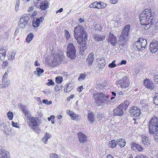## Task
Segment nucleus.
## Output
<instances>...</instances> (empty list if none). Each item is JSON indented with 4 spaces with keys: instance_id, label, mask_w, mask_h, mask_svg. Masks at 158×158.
<instances>
[{
    "instance_id": "5",
    "label": "nucleus",
    "mask_w": 158,
    "mask_h": 158,
    "mask_svg": "<svg viewBox=\"0 0 158 158\" xmlns=\"http://www.w3.org/2000/svg\"><path fill=\"white\" fill-rule=\"evenodd\" d=\"M27 14H24L20 18L19 22L18 25L19 27L24 28L29 26V18Z\"/></svg>"
},
{
    "instance_id": "30",
    "label": "nucleus",
    "mask_w": 158,
    "mask_h": 158,
    "mask_svg": "<svg viewBox=\"0 0 158 158\" xmlns=\"http://www.w3.org/2000/svg\"><path fill=\"white\" fill-rule=\"evenodd\" d=\"M67 113L68 114L70 115L73 119L74 120L76 118L77 115L75 114L74 112L72 111H70L69 110H67Z\"/></svg>"
},
{
    "instance_id": "2",
    "label": "nucleus",
    "mask_w": 158,
    "mask_h": 158,
    "mask_svg": "<svg viewBox=\"0 0 158 158\" xmlns=\"http://www.w3.org/2000/svg\"><path fill=\"white\" fill-rule=\"evenodd\" d=\"M153 10H143L140 15V22L141 24L145 25V29H148L150 26L156 23L154 17Z\"/></svg>"
},
{
    "instance_id": "36",
    "label": "nucleus",
    "mask_w": 158,
    "mask_h": 158,
    "mask_svg": "<svg viewBox=\"0 0 158 158\" xmlns=\"http://www.w3.org/2000/svg\"><path fill=\"white\" fill-rule=\"evenodd\" d=\"M34 37V35L33 34L30 33L29 34L27 35L26 38V42L28 43L31 41L33 39Z\"/></svg>"
},
{
    "instance_id": "54",
    "label": "nucleus",
    "mask_w": 158,
    "mask_h": 158,
    "mask_svg": "<svg viewBox=\"0 0 158 158\" xmlns=\"http://www.w3.org/2000/svg\"><path fill=\"white\" fill-rule=\"evenodd\" d=\"M8 65V63L7 61H4L2 65V67L5 68Z\"/></svg>"
},
{
    "instance_id": "40",
    "label": "nucleus",
    "mask_w": 158,
    "mask_h": 158,
    "mask_svg": "<svg viewBox=\"0 0 158 158\" xmlns=\"http://www.w3.org/2000/svg\"><path fill=\"white\" fill-rule=\"evenodd\" d=\"M86 76V74L84 73L81 74L78 78V80L80 81L84 80L85 79Z\"/></svg>"
},
{
    "instance_id": "37",
    "label": "nucleus",
    "mask_w": 158,
    "mask_h": 158,
    "mask_svg": "<svg viewBox=\"0 0 158 158\" xmlns=\"http://www.w3.org/2000/svg\"><path fill=\"white\" fill-rule=\"evenodd\" d=\"M117 144V143H116L115 140H114L110 141L109 143V146L110 148H115L116 147Z\"/></svg>"
},
{
    "instance_id": "34",
    "label": "nucleus",
    "mask_w": 158,
    "mask_h": 158,
    "mask_svg": "<svg viewBox=\"0 0 158 158\" xmlns=\"http://www.w3.org/2000/svg\"><path fill=\"white\" fill-rule=\"evenodd\" d=\"M21 108L23 113H24L25 115H27V116L28 115L30 114L29 112L27 111L26 107L25 106H22L21 107Z\"/></svg>"
},
{
    "instance_id": "47",
    "label": "nucleus",
    "mask_w": 158,
    "mask_h": 158,
    "mask_svg": "<svg viewBox=\"0 0 158 158\" xmlns=\"http://www.w3.org/2000/svg\"><path fill=\"white\" fill-rule=\"evenodd\" d=\"M136 148L139 152H143L144 150L143 148L139 144H138L137 147Z\"/></svg>"
},
{
    "instance_id": "53",
    "label": "nucleus",
    "mask_w": 158,
    "mask_h": 158,
    "mask_svg": "<svg viewBox=\"0 0 158 158\" xmlns=\"http://www.w3.org/2000/svg\"><path fill=\"white\" fill-rule=\"evenodd\" d=\"M135 158H148L146 156H144L143 155H137Z\"/></svg>"
},
{
    "instance_id": "8",
    "label": "nucleus",
    "mask_w": 158,
    "mask_h": 158,
    "mask_svg": "<svg viewBox=\"0 0 158 158\" xmlns=\"http://www.w3.org/2000/svg\"><path fill=\"white\" fill-rule=\"evenodd\" d=\"M53 59L52 60L51 66H55L60 64L61 62L62 58L57 53H54L53 54Z\"/></svg>"
},
{
    "instance_id": "56",
    "label": "nucleus",
    "mask_w": 158,
    "mask_h": 158,
    "mask_svg": "<svg viewBox=\"0 0 158 158\" xmlns=\"http://www.w3.org/2000/svg\"><path fill=\"white\" fill-rule=\"evenodd\" d=\"M8 75V74L6 72L4 74L2 79H6V78L7 77Z\"/></svg>"
},
{
    "instance_id": "60",
    "label": "nucleus",
    "mask_w": 158,
    "mask_h": 158,
    "mask_svg": "<svg viewBox=\"0 0 158 158\" xmlns=\"http://www.w3.org/2000/svg\"><path fill=\"white\" fill-rule=\"evenodd\" d=\"M118 0H110V2L113 4H115L116 3Z\"/></svg>"
},
{
    "instance_id": "1",
    "label": "nucleus",
    "mask_w": 158,
    "mask_h": 158,
    "mask_svg": "<svg viewBox=\"0 0 158 158\" xmlns=\"http://www.w3.org/2000/svg\"><path fill=\"white\" fill-rule=\"evenodd\" d=\"M74 31L75 38L78 43L82 46L80 48V51L84 52L87 48L86 41L87 40V35L84 27L80 25L77 26Z\"/></svg>"
},
{
    "instance_id": "63",
    "label": "nucleus",
    "mask_w": 158,
    "mask_h": 158,
    "mask_svg": "<svg viewBox=\"0 0 158 158\" xmlns=\"http://www.w3.org/2000/svg\"><path fill=\"white\" fill-rule=\"evenodd\" d=\"M5 88L6 87L4 86V85L2 83V84H0V89H2Z\"/></svg>"
},
{
    "instance_id": "41",
    "label": "nucleus",
    "mask_w": 158,
    "mask_h": 158,
    "mask_svg": "<svg viewBox=\"0 0 158 158\" xmlns=\"http://www.w3.org/2000/svg\"><path fill=\"white\" fill-rule=\"evenodd\" d=\"M6 127V125L4 123H2L0 124V129L1 130L3 131L6 134H7V132L6 130L4 129V127Z\"/></svg>"
},
{
    "instance_id": "7",
    "label": "nucleus",
    "mask_w": 158,
    "mask_h": 158,
    "mask_svg": "<svg viewBox=\"0 0 158 158\" xmlns=\"http://www.w3.org/2000/svg\"><path fill=\"white\" fill-rule=\"evenodd\" d=\"M27 119L29 120L27 123L30 127L33 126H38L40 124L38 118L32 117L30 114L27 116Z\"/></svg>"
},
{
    "instance_id": "3",
    "label": "nucleus",
    "mask_w": 158,
    "mask_h": 158,
    "mask_svg": "<svg viewBox=\"0 0 158 158\" xmlns=\"http://www.w3.org/2000/svg\"><path fill=\"white\" fill-rule=\"evenodd\" d=\"M158 119L156 117H153L149 122V131L150 134L158 132Z\"/></svg>"
},
{
    "instance_id": "27",
    "label": "nucleus",
    "mask_w": 158,
    "mask_h": 158,
    "mask_svg": "<svg viewBox=\"0 0 158 158\" xmlns=\"http://www.w3.org/2000/svg\"><path fill=\"white\" fill-rule=\"evenodd\" d=\"M48 5V1H45L44 2H42L40 3V8L41 10H45L47 8Z\"/></svg>"
},
{
    "instance_id": "52",
    "label": "nucleus",
    "mask_w": 158,
    "mask_h": 158,
    "mask_svg": "<svg viewBox=\"0 0 158 158\" xmlns=\"http://www.w3.org/2000/svg\"><path fill=\"white\" fill-rule=\"evenodd\" d=\"M153 134H154V139L156 141L158 142V132H155Z\"/></svg>"
},
{
    "instance_id": "46",
    "label": "nucleus",
    "mask_w": 158,
    "mask_h": 158,
    "mask_svg": "<svg viewBox=\"0 0 158 158\" xmlns=\"http://www.w3.org/2000/svg\"><path fill=\"white\" fill-rule=\"evenodd\" d=\"M115 61L114 60L111 63L109 64L108 67L110 68L115 67L116 66V64H115Z\"/></svg>"
},
{
    "instance_id": "23",
    "label": "nucleus",
    "mask_w": 158,
    "mask_h": 158,
    "mask_svg": "<svg viewBox=\"0 0 158 158\" xmlns=\"http://www.w3.org/2000/svg\"><path fill=\"white\" fill-rule=\"evenodd\" d=\"M78 135L79 141L81 143H84L86 142V137L84 134L82 133H78Z\"/></svg>"
},
{
    "instance_id": "43",
    "label": "nucleus",
    "mask_w": 158,
    "mask_h": 158,
    "mask_svg": "<svg viewBox=\"0 0 158 158\" xmlns=\"http://www.w3.org/2000/svg\"><path fill=\"white\" fill-rule=\"evenodd\" d=\"M62 77H57L56 79V81L57 83H60L62 82Z\"/></svg>"
},
{
    "instance_id": "58",
    "label": "nucleus",
    "mask_w": 158,
    "mask_h": 158,
    "mask_svg": "<svg viewBox=\"0 0 158 158\" xmlns=\"http://www.w3.org/2000/svg\"><path fill=\"white\" fill-rule=\"evenodd\" d=\"M65 33L66 34V37L67 39H69L70 37V35L69 32L67 31H65Z\"/></svg>"
},
{
    "instance_id": "39",
    "label": "nucleus",
    "mask_w": 158,
    "mask_h": 158,
    "mask_svg": "<svg viewBox=\"0 0 158 158\" xmlns=\"http://www.w3.org/2000/svg\"><path fill=\"white\" fill-rule=\"evenodd\" d=\"M30 128L36 133H39L40 131V129L38 126H33V127Z\"/></svg>"
},
{
    "instance_id": "12",
    "label": "nucleus",
    "mask_w": 158,
    "mask_h": 158,
    "mask_svg": "<svg viewBox=\"0 0 158 158\" xmlns=\"http://www.w3.org/2000/svg\"><path fill=\"white\" fill-rule=\"evenodd\" d=\"M106 6V4L102 2H95L89 5L90 8H97L98 9H103Z\"/></svg>"
},
{
    "instance_id": "48",
    "label": "nucleus",
    "mask_w": 158,
    "mask_h": 158,
    "mask_svg": "<svg viewBox=\"0 0 158 158\" xmlns=\"http://www.w3.org/2000/svg\"><path fill=\"white\" fill-rule=\"evenodd\" d=\"M36 70L37 72L38 73L40 74L43 73L44 70L43 69H40L39 68H38L36 69Z\"/></svg>"
},
{
    "instance_id": "35",
    "label": "nucleus",
    "mask_w": 158,
    "mask_h": 158,
    "mask_svg": "<svg viewBox=\"0 0 158 158\" xmlns=\"http://www.w3.org/2000/svg\"><path fill=\"white\" fill-rule=\"evenodd\" d=\"M2 83L4 85V86L7 87L10 85V81L7 79H2Z\"/></svg>"
},
{
    "instance_id": "22",
    "label": "nucleus",
    "mask_w": 158,
    "mask_h": 158,
    "mask_svg": "<svg viewBox=\"0 0 158 158\" xmlns=\"http://www.w3.org/2000/svg\"><path fill=\"white\" fill-rule=\"evenodd\" d=\"M97 61L98 62V66L99 68L103 69L104 68L106 64L105 60L102 58L100 59L97 60Z\"/></svg>"
},
{
    "instance_id": "13",
    "label": "nucleus",
    "mask_w": 158,
    "mask_h": 158,
    "mask_svg": "<svg viewBox=\"0 0 158 158\" xmlns=\"http://www.w3.org/2000/svg\"><path fill=\"white\" fill-rule=\"evenodd\" d=\"M158 49V42L156 40L152 41L150 44V51L152 53H155Z\"/></svg>"
},
{
    "instance_id": "49",
    "label": "nucleus",
    "mask_w": 158,
    "mask_h": 158,
    "mask_svg": "<svg viewBox=\"0 0 158 158\" xmlns=\"http://www.w3.org/2000/svg\"><path fill=\"white\" fill-rule=\"evenodd\" d=\"M48 82L46 83V84L48 86H50L51 85H54V83L52 81V80L48 79Z\"/></svg>"
},
{
    "instance_id": "15",
    "label": "nucleus",
    "mask_w": 158,
    "mask_h": 158,
    "mask_svg": "<svg viewBox=\"0 0 158 158\" xmlns=\"http://www.w3.org/2000/svg\"><path fill=\"white\" fill-rule=\"evenodd\" d=\"M113 114L114 116H122L123 114V110L121 109V105H119L114 109Z\"/></svg>"
},
{
    "instance_id": "17",
    "label": "nucleus",
    "mask_w": 158,
    "mask_h": 158,
    "mask_svg": "<svg viewBox=\"0 0 158 158\" xmlns=\"http://www.w3.org/2000/svg\"><path fill=\"white\" fill-rule=\"evenodd\" d=\"M143 85L148 89L153 90L154 88V84L148 79H146L143 81Z\"/></svg>"
},
{
    "instance_id": "51",
    "label": "nucleus",
    "mask_w": 158,
    "mask_h": 158,
    "mask_svg": "<svg viewBox=\"0 0 158 158\" xmlns=\"http://www.w3.org/2000/svg\"><path fill=\"white\" fill-rule=\"evenodd\" d=\"M11 125L12 126L15 127L19 128L20 126L18 125L19 124L17 123H15L13 121Z\"/></svg>"
},
{
    "instance_id": "42",
    "label": "nucleus",
    "mask_w": 158,
    "mask_h": 158,
    "mask_svg": "<svg viewBox=\"0 0 158 158\" xmlns=\"http://www.w3.org/2000/svg\"><path fill=\"white\" fill-rule=\"evenodd\" d=\"M72 89V88L71 86H69V85H68L64 89V92L65 93H67L69 92Z\"/></svg>"
},
{
    "instance_id": "32",
    "label": "nucleus",
    "mask_w": 158,
    "mask_h": 158,
    "mask_svg": "<svg viewBox=\"0 0 158 158\" xmlns=\"http://www.w3.org/2000/svg\"><path fill=\"white\" fill-rule=\"evenodd\" d=\"M105 38V35H96L95 36V39L98 41L104 40Z\"/></svg>"
},
{
    "instance_id": "61",
    "label": "nucleus",
    "mask_w": 158,
    "mask_h": 158,
    "mask_svg": "<svg viewBox=\"0 0 158 158\" xmlns=\"http://www.w3.org/2000/svg\"><path fill=\"white\" fill-rule=\"evenodd\" d=\"M37 13L36 11H34L33 13L31 15V17L33 18L36 15Z\"/></svg>"
},
{
    "instance_id": "38",
    "label": "nucleus",
    "mask_w": 158,
    "mask_h": 158,
    "mask_svg": "<svg viewBox=\"0 0 158 158\" xmlns=\"http://www.w3.org/2000/svg\"><path fill=\"white\" fill-rule=\"evenodd\" d=\"M15 53L13 52H10L9 53V54L8 55L9 59H11V60H13L15 58Z\"/></svg>"
},
{
    "instance_id": "24",
    "label": "nucleus",
    "mask_w": 158,
    "mask_h": 158,
    "mask_svg": "<svg viewBox=\"0 0 158 158\" xmlns=\"http://www.w3.org/2000/svg\"><path fill=\"white\" fill-rule=\"evenodd\" d=\"M116 142L117 145H119L121 148L124 147L126 144L125 140L122 139H117Z\"/></svg>"
},
{
    "instance_id": "57",
    "label": "nucleus",
    "mask_w": 158,
    "mask_h": 158,
    "mask_svg": "<svg viewBox=\"0 0 158 158\" xmlns=\"http://www.w3.org/2000/svg\"><path fill=\"white\" fill-rule=\"evenodd\" d=\"M83 87L82 86H80L77 89V91L80 92L83 89Z\"/></svg>"
},
{
    "instance_id": "20",
    "label": "nucleus",
    "mask_w": 158,
    "mask_h": 158,
    "mask_svg": "<svg viewBox=\"0 0 158 158\" xmlns=\"http://www.w3.org/2000/svg\"><path fill=\"white\" fill-rule=\"evenodd\" d=\"M9 152L2 149H0V158H10Z\"/></svg>"
},
{
    "instance_id": "18",
    "label": "nucleus",
    "mask_w": 158,
    "mask_h": 158,
    "mask_svg": "<svg viewBox=\"0 0 158 158\" xmlns=\"http://www.w3.org/2000/svg\"><path fill=\"white\" fill-rule=\"evenodd\" d=\"M141 143L144 145H149L150 144L151 140L148 137L145 135H142L141 136Z\"/></svg>"
},
{
    "instance_id": "55",
    "label": "nucleus",
    "mask_w": 158,
    "mask_h": 158,
    "mask_svg": "<svg viewBox=\"0 0 158 158\" xmlns=\"http://www.w3.org/2000/svg\"><path fill=\"white\" fill-rule=\"evenodd\" d=\"M155 82L158 84V75H155L154 78Z\"/></svg>"
},
{
    "instance_id": "44",
    "label": "nucleus",
    "mask_w": 158,
    "mask_h": 158,
    "mask_svg": "<svg viewBox=\"0 0 158 158\" xmlns=\"http://www.w3.org/2000/svg\"><path fill=\"white\" fill-rule=\"evenodd\" d=\"M7 116L8 118L10 120H12L13 118V113L10 111H9L7 113Z\"/></svg>"
},
{
    "instance_id": "16",
    "label": "nucleus",
    "mask_w": 158,
    "mask_h": 158,
    "mask_svg": "<svg viewBox=\"0 0 158 158\" xmlns=\"http://www.w3.org/2000/svg\"><path fill=\"white\" fill-rule=\"evenodd\" d=\"M94 99L95 100V102L97 105H98L102 98L105 97V94L102 93L97 92L94 93Z\"/></svg>"
},
{
    "instance_id": "31",
    "label": "nucleus",
    "mask_w": 158,
    "mask_h": 158,
    "mask_svg": "<svg viewBox=\"0 0 158 158\" xmlns=\"http://www.w3.org/2000/svg\"><path fill=\"white\" fill-rule=\"evenodd\" d=\"M129 104V101H125L123 103L120 105H121V108H122L123 110H126L128 107Z\"/></svg>"
},
{
    "instance_id": "59",
    "label": "nucleus",
    "mask_w": 158,
    "mask_h": 158,
    "mask_svg": "<svg viewBox=\"0 0 158 158\" xmlns=\"http://www.w3.org/2000/svg\"><path fill=\"white\" fill-rule=\"evenodd\" d=\"M126 60H122L120 63V65H122V64H125L126 63Z\"/></svg>"
},
{
    "instance_id": "9",
    "label": "nucleus",
    "mask_w": 158,
    "mask_h": 158,
    "mask_svg": "<svg viewBox=\"0 0 158 158\" xmlns=\"http://www.w3.org/2000/svg\"><path fill=\"white\" fill-rule=\"evenodd\" d=\"M130 26L126 25L123 30L122 35L119 37V39L121 41H125L128 38V33L130 29Z\"/></svg>"
},
{
    "instance_id": "6",
    "label": "nucleus",
    "mask_w": 158,
    "mask_h": 158,
    "mask_svg": "<svg viewBox=\"0 0 158 158\" xmlns=\"http://www.w3.org/2000/svg\"><path fill=\"white\" fill-rule=\"evenodd\" d=\"M68 56L71 59H74L76 56L75 47L72 44H69L67 47V52Z\"/></svg>"
},
{
    "instance_id": "25",
    "label": "nucleus",
    "mask_w": 158,
    "mask_h": 158,
    "mask_svg": "<svg viewBox=\"0 0 158 158\" xmlns=\"http://www.w3.org/2000/svg\"><path fill=\"white\" fill-rule=\"evenodd\" d=\"M93 56L94 54L92 53L89 54L88 55L87 61L89 66H90L91 65L93 62Z\"/></svg>"
},
{
    "instance_id": "4",
    "label": "nucleus",
    "mask_w": 158,
    "mask_h": 158,
    "mask_svg": "<svg viewBox=\"0 0 158 158\" xmlns=\"http://www.w3.org/2000/svg\"><path fill=\"white\" fill-rule=\"evenodd\" d=\"M147 44V41L145 39L142 38H140L135 42L133 48L135 50L142 51L145 49Z\"/></svg>"
},
{
    "instance_id": "21",
    "label": "nucleus",
    "mask_w": 158,
    "mask_h": 158,
    "mask_svg": "<svg viewBox=\"0 0 158 158\" xmlns=\"http://www.w3.org/2000/svg\"><path fill=\"white\" fill-rule=\"evenodd\" d=\"M44 19V18L42 17L39 19H37L36 20H34L33 21L32 25L34 27H37L40 26L41 22H42Z\"/></svg>"
},
{
    "instance_id": "11",
    "label": "nucleus",
    "mask_w": 158,
    "mask_h": 158,
    "mask_svg": "<svg viewBox=\"0 0 158 158\" xmlns=\"http://www.w3.org/2000/svg\"><path fill=\"white\" fill-rule=\"evenodd\" d=\"M118 83L119 84L122 88L128 87L130 85V82L126 77H124L119 80L118 81Z\"/></svg>"
},
{
    "instance_id": "45",
    "label": "nucleus",
    "mask_w": 158,
    "mask_h": 158,
    "mask_svg": "<svg viewBox=\"0 0 158 158\" xmlns=\"http://www.w3.org/2000/svg\"><path fill=\"white\" fill-rule=\"evenodd\" d=\"M154 103L156 105H158V94L154 98Z\"/></svg>"
},
{
    "instance_id": "50",
    "label": "nucleus",
    "mask_w": 158,
    "mask_h": 158,
    "mask_svg": "<svg viewBox=\"0 0 158 158\" xmlns=\"http://www.w3.org/2000/svg\"><path fill=\"white\" fill-rule=\"evenodd\" d=\"M138 144H137L135 143L134 142H132L131 144V148L132 149H134V148H136V147H137V146Z\"/></svg>"
},
{
    "instance_id": "62",
    "label": "nucleus",
    "mask_w": 158,
    "mask_h": 158,
    "mask_svg": "<svg viewBox=\"0 0 158 158\" xmlns=\"http://www.w3.org/2000/svg\"><path fill=\"white\" fill-rule=\"evenodd\" d=\"M34 65L35 66H39L40 65V64L37 61H36L35 62Z\"/></svg>"
},
{
    "instance_id": "14",
    "label": "nucleus",
    "mask_w": 158,
    "mask_h": 158,
    "mask_svg": "<svg viewBox=\"0 0 158 158\" xmlns=\"http://www.w3.org/2000/svg\"><path fill=\"white\" fill-rule=\"evenodd\" d=\"M130 113L131 116L137 117L140 114V110L137 107L133 106L130 109Z\"/></svg>"
},
{
    "instance_id": "26",
    "label": "nucleus",
    "mask_w": 158,
    "mask_h": 158,
    "mask_svg": "<svg viewBox=\"0 0 158 158\" xmlns=\"http://www.w3.org/2000/svg\"><path fill=\"white\" fill-rule=\"evenodd\" d=\"M87 118L88 121L91 123H93L94 121V120L95 118H94V116L93 115V113H92L90 111H88V115Z\"/></svg>"
},
{
    "instance_id": "64",
    "label": "nucleus",
    "mask_w": 158,
    "mask_h": 158,
    "mask_svg": "<svg viewBox=\"0 0 158 158\" xmlns=\"http://www.w3.org/2000/svg\"><path fill=\"white\" fill-rule=\"evenodd\" d=\"M106 158H114L111 154H109L107 156Z\"/></svg>"
},
{
    "instance_id": "28",
    "label": "nucleus",
    "mask_w": 158,
    "mask_h": 158,
    "mask_svg": "<svg viewBox=\"0 0 158 158\" xmlns=\"http://www.w3.org/2000/svg\"><path fill=\"white\" fill-rule=\"evenodd\" d=\"M51 137V135L48 133H46L44 137L42 139L44 143L46 144L47 143L48 140Z\"/></svg>"
},
{
    "instance_id": "29",
    "label": "nucleus",
    "mask_w": 158,
    "mask_h": 158,
    "mask_svg": "<svg viewBox=\"0 0 158 158\" xmlns=\"http://www.w3.org/2000/svg\"><path fill=\"white\" fill-rule=\"evenodd\" d=\"M6 56V51L4 49L0 50V59L1 60H3Z\"/></svg>"
},
{
    "instance_id": "10",
    "label": "nucleus",
    "mask_w": 158,
    "mask_h": 158,
    "mask_svg": "<svg viewBox=\"0 0 158 158\" xmlns=\"http://www.w3.org/2000/svg\"><path fill=\"white\" fill-rule=\"evenodd\" d=\"M110 95L109 94H105V97L102 98V99L100 100L97 106H103L106 105H108L111 103H112L111 101H109L108 99Z\"/></svg>"
},
{
    "instance_id": "19",
    "label": "nucleus",
    "mask_w": 158,
    "mask_h": 158,
    "mask_svg": "<svg viewBox=\"0 0 158 158\" xmlns=\"http://www.w3.org/2000/svg\"><path fill=\"white\" fill-rule=\"evenodd\" d=\"M117 40L114 35L110 33L109 35V38L108 39V41L110 42L113 46H115Z\"/></svg>"
},
{
    "instance_id": "33",
    "label": "nucleus",
    "mask_w": 158,
    "mask_h": 158,
    "mask_svg": "<svg viewBox=\"0 0 158 158\" xmlns=\"http://www.w3.org/2000/svg\"><path fill=\"white\" fill-rule=\"evenodd\" d=\"M97 118L99 121H104L105 120L104 115L102 114L98 113L97 114Z\"/></svg>"
}]
</instances>
